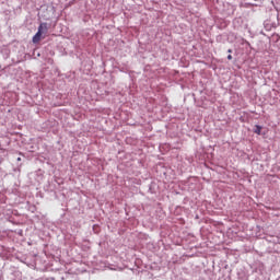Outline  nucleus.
Listing matches in <instances>:
<instances>
[{
  "mask_svg": "<svg viewBox=\"0 0 280 280\" xmlns=\"http://www.w3.org/2000/svg\"><path fill=\"white\" fill-rule=\"evenodd\" d=\"M48 27H47V23H42L39 26H38V33L39 34H47L48 32Z\"/></svg>",
  "mask_w": 280,
  "mask_h": 280,
  "instance_id": "1",
  "label": "nucleus"
},
{
  "mask_svg": "<svg viewBox=\"0 0 280 280\" xmlns=\"http://www.w3.org/2000/svg\"><path fill=\"white\" fill-rule=\"evenodd\" d=\"M40 36H43V34L37 31L33 37V43H40Z\"/></svg>",
  "mask_w": 280,
  "mask_h": 280,
  "instance_id": "2",
  "label": "nucleus"
},
{
  "mask_svg": "<svg viewBox=\"0 0 280 280\" xmlns=\"http://www.w3.org/2000/svg\"><path fill=\"white\" fill-rule=\"evenodd\" d=\"M255 128H256V129L254 130L255 135H261V126L256 125Z\"/></svg>",
  "mask_w": 280,
  "mask_h": 280,
  "instance_id": "3",
  "label": "nucleus"
},
{
  "mask_svg": "<svg viewBox=\"0 0 280 280\" xmlns=\"http://www.w3.org/2000/svg\"><path fill=\"white\" fill-rule=\"evenodd\" d=\"M228 60H233V56H232V55H229V56H228Z\"/></svg>",
  "mask_w": 280,
  "mask_h": 280,
  "instance_id": "4",
  "label": "nucleus"
},
{
  "mask_svg": "<svg viewBox=\"0 0 280 280\" xmlns=\"http://www.w3.org/2000/svg\"><path fill=\"white\" fill-rule=\"evenodd\" d=\"M228 52H229V54H233V50H232V49H229Z\"/></svg>",
  "mask_w": 280,
  "mask_h": 280,
  "instance_id": "5",
  "label": "nucleus"
},
{
  "mask_svg": "<svg viewBox=\"0 0 280 280\" xmlns=\"http://www.w3.org/2000/svg\"><path fill=\"white\" fill-rule=\"evenodd\" d=\"M18 161H21V158H18Z\"/></svg>",
  "mask_w": 280,
  "mask_h": 280,
  "instance_id": "6",
  "label": "nucleus"
}]
</instances>
